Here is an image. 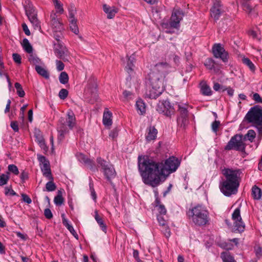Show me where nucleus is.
<instances>
[{
    "mask_svg": "<svg viewBox=\"0 0 262 262\" xmlns=\"http://www.w3.org/2000/svg\"><path fill=\"white\" fill-rule=\"evenodd\" d=\"M221 257L223 262H235L234 257L228 252H222Z\"/></svg>",
    "mask_w": 262,
    "mask_h": 262,
    "instance_id": "obj_30",
    "label": "nucleus"
},
{
    "mask_svg": "<svg viewBox=\"0 0 262 262\" xmlns=\"http://www.w3.org/2000/svg\"><path fill=\"white\" fill-rule=\"evenodd\" d=\"M78 159L81 162L83 163L90 169H92L95 167V164L94 161L88 158L84 155L80 154L78 156Z\"/></svg>",
    "mask_w": 262,
    "mask_h": 262,
    "instance_id": "obj_21",
    "label": "nucleus"
},
{
    "mask_svg": "<svg viewBox=\"0 0 262 262\" xmlns=\"http://www.w3.org/2000/svg\"><path fill=\"white\" fill-rule=\"evenodd\" d=\"M57 42L54 43V52L56 56L60 58L63 59L66 52V48L61 43L60 39L56 38Z\"/></svg>",
    "mask_w": 262,
    "mask_h": 262,
    "instance_id": "obj_17",
    "label": "nucleus"
},
{
    "mask_svg": "<svg viewBox=\"0 0 262 262\" xmlns=\"http://www.w3.org/2000/svg\"><path fill=\"white\" fill-rule=\"evenodd\" d=\"M177 106V122L178 126L183 129H185L189 123L188 104L181 102H176Z\"/></svg>",
    "mask_w": 262,
    "mask_h": 262,
    "instance_id": "obj_5",
    "label": "nucleus"
},
{
    "mask_svg": "<svg viewBox=\"0 0 262 262\" xmlns=\"http://www.w3.org/2000/svg\"><path fill=\"white\" fill-rule=\"evenodd\" d=\"M157 111L167 117L171 118L174 115L175 109L167 100L159 102L156 107Z\"/></svg>",
    "mask_w": 262,
    "mask_h": 262,
    "instance_id": "obj_9",
    "label": "nucleus"
},
{
    "mask_svg": "<svg viewBox=\"0 0 262 262\" xmlns=\"http://www.w3.org/2000/svg\"><path fill=\"white\" fill-rule=\"evenodd\" d=\"M68 126L65 124L64 118H61L58 121L57 127L58 132V140L59 142L62 141L65 137V136L68 134Z\"/></svg>",
    "mask_w": 262,
    "mask_h": 262,
    "instance_id": "obj_14",
    "label": "nucleus"
},
{
    "mask_svg": "<svg viewBox=\"0 0 262 262\" xmlns=\"http://www.w3.org/2000/svg\"><path fill=\"white\" fill-rule=\"evenodd\" d=\"M245 148L246 144L244 142L243 136L239 134L232 137L224 147L226 150H235L242 152L245 150Z\"/></svg>",
    "mask_w": 262,
    "mask_h": 262,
    "instance_id": "obj_7",
    "label": "nucleus"
},
{
    "mask_svg": "<svg viewBox=\"0 0 262 262\" xmlns=\"http://www.w3.org/2000/svg\"><path fill=\"white\" fill-rule=\"evenodd\" d=\"M200 91L203 95L211 96L212 91L210 86L207 84L206 81H202L200 83Z\"/></svg>",
    "mask_w": 262,
    "mask_h": 262,
    "instance_id": "obj_22",
    "label": "nucleus"
},
{
    "mask_svg": "<svg viewBox=\"0 0 262 262\" xmlns=\"http://www.w3.org/2000/svg\"><path fill=\"white\" fill-rule=\"evenodd\" d=\"M222 173L224 179H222L219 185L221 191L227 196L236 194L241 181V170L239 169L224 168Z\"/></svg>",
    "mask_w": 262,
    "mask_h": 262,
    "instance_id": "obj_2",
    "label": "nucleus"
},
{
    "mask_svg": "<svg viewBox=\"0 0 262 262\" xmlns=\"http://www.w3.org/2000/svg\"><path fill=\"white\" fill-rule=\"evenodd\" d=\"M51 25L53 28L56 29H60L61 27V23L58 20V19L51 20Z\"/></svg>",
    "mask_w": 262,
    "mask_h": 262,
    "instance_id": "obj_47",
    "label": "nucleus"
},
{
    "mask_svg": "<svg viewBox=\"0 0 262 262\" xmlns=\"http://www.w3.org/2000/svg\"><path fill=\"white\" fill-rule=\"evenodd\" d=\"M252 99L256 103H262V98L259 94L257 93L253 94Z\"/></svg>",
    "mask_w": 262,
    "mask_h": 262,
    "instance_id": "obj_54",
    "label": "nucleus"
},
{
    "mask_svg": "<svg viewBox=\"0 0 262 262\" xmlns=\"http://www.w3.org/2000/svg\"><path fill=\"white\" fill-rule=\"evenodd\" d=\"M59 80L62 84H66L69 81V76L66 72H62L59 77Z\"/></svg>",
    "mask_w": 262,
    "mask_h": 262,
    "instance_id": "obj_40",
    "label": "nucleus"
},
{
    "mask_svg": "<svg viewBox=\"0 0 262 262\" xmlns=\"http://www.w3.org/2000/svg\"><path fill=\"white\" fill-rule=\"evenodd\" d=\"M37 159L40 163L42 164V165H45L46 163H49V161L43 156L37 155Z\"/></svg>",
    "mask_w": 262,
    "mask_h": 262,
    "instance_id": "obj_55",
    "label": "nucleus"
},
{
    "mask_svg": "<svg viewBox=\"0 0 262 262\" xmlns=\"http://www.w3.org/2000/svg\"><path fill=\"white\" fill-rule=\"evenodd\" d=\"M220 124V122L217 120H215L212 123L211 128L213 132L217 133Z\"/></svg>",
    "mask_w": 262,
    "mask_h": 262,
    "instance_id": "obj_50",
    "label": "nucleus"
},
{
    "mask_svg": "<svg viewBox=\"0 0 262 262\" xmlns=\"http://www.w3.org/2000/svg\"><path fill=\"white\" fill-rule=\"evenodd\" d=\"M118 132L119 130L117 128H114L110 132L109 137L111 138L113 140L116 139L118 136Z\"/></svg>",
    "mask_w": 262,
    "mask_h": 262,
    "instance_id": "obj_49",
    "label": "nucleus"
},
{
    "mask_svg": "<svg viewBox=\"0 0 262 262\" xmlns=\"http://www.w3.org/2000/svg\"><path fill=\"white\" fill-rule=\"evenodd\" d=\"M85 91L91 94L95 95L97 92V85L95 82L89 81Z\"/></svg>",
    "mask_w": 262,
    "mask_h": 262,
    "instance_id": "obj_29",
    "label": "nucleus"
},
{
    "mask_svg": "<svg viewBox=\"0 0 262 262\" xmlns=\"http://www.w3.org/2000/svg\"><path fill=\"white\" fill-rule=\"evenodd\" d=\"M10 125L14 132H16L18 131L19 128L16 121H12Z\"/></svg>",
    "mask_w": 262,
    "mask_h": 262,
    "instance_id": "obj_64",
    "label": "nucleus"
},
{
    "mask_svg": "<svg viewBox=\"0 0 262 262\" xmlns=\"http://www.w3.org/2000/svg\"><path fill=\"white\" fill-rule=\"evenodd\" d=\"M15 88L16 90V93L20 97H24L25 95V93L23 89L21 84L19 83L16 82L14 84Z\"/></svg>",
    "mask_w": 262,
    "mask_h": 262,
    "instance_id": "obj_41",
    "label": "nucleus"
},
{
    "mask_svg": "<svg viewBox=\"0 0 262 262\" xmlns=\"http://www.w3.org/2000/svg\"><path fill=\"white\" fill-rule=\"evenodd\" d=\"M232 218L234 221V226L236 229H244L246 227L245 223L242 221L240 214V209L236 208L232 215Z\"/></svg>",
    "mask_w": 262,
    "mask_h": 262,
    "instance_id": "obj_15",
    "label": "nucleus"
},
{
    "mask_svg": "<svg viewBox=\"0 0 262 262\" xmlns=\"http://www.w3.org/2000/svg\"><path fill=\"white\" fill-rule=\"evenodd\" d=\"M170 68V66L167 62H159L155 65V69L151 72H156L159 76V80L163 81V79L169 73Z\"/></svg>",
    "mask_w": 262,
    "mask_h": 262,
    "instance_id": "obj_11",
    "label": "nucleus"
},
{
    "mask_svg": "<svg viewBox=\"0 0 262 262\" xmlns=\"http://www.w3.org/2000/svg\"><path fill=\"white\" fill-rule=\"evenodd\" d=\"M12 57L14 61L18 64H20L21 62V58L20 55L17 53H13Z\"/></svg>",
    "mask_w": 262,
    "mask_h": 262,
    "instance_id": "obj_53",
    "label": "nucleus"
},
{
    "mask_svg": "<svg viewBox=\"0 0 262 262\" xmlns=\"http://www.w3.org/2000/svg\"><path fill=\"white\" fill-rule=\"evenodd\" d=\"M154 205L155 207L157 208V210L158 211L159 213H160L159 215H165L167 210L163 204H161V201H160L159 204H154Z\"/></svg>",
    "mask_w": 262,
    "mask_h": 262,
    "instance_id": "obj_38",
    "label": "nucleus"
},
{
    "mask_svg": "<svg viewBox=\"0 0 262 262\" xmlns=\"http://www.w3.org/2000/svg\"><path fill=\"white\" fill-rule=\"evenodd\" d=\"M184 13L180 9H174L170 19V25L172 28L179 29L180 23L183 19Z\"/></svg>",
    "mask_w": 262,
    "mask_h": 262,
    "instance_id": "obj_13",
    "label": "nucleus"
},
{
    "mask_svg": "<svg viewBox=\"0 0 262 262\" xmlns=\"http://www.w3.org/2000/svg\"><path fill=\"white\" fill-rule=\"evenodd\" d=\"M29 60L31 63L35 65V67L36 65H38L41 63V60L39 58L35 57L33 55H30V57L29 58Z\"/></svg>",
    "mask_w": 262,
    "mask_h": 262,
    "instance_id": "obj_46",
    "label": "nucleus"
},
{
    "mask_svg": "<svg viewBox=\"0 0 262 262\" xmlns=\"http://www.w3.org/2000/svg\"><path fill=\"white\" fill-rule=\"evenodd\" d=\"M254 251L257 257H260L262 255V249L259 246L254 247Z\"/></svg>",
    "mask_w": 262,
    "mask_h": 262,
    "instance_id": "obj_60",
    "label": "nucleus"
},
{
    "mask_svg": "<svg viewBox=\"0 0 262 262\" xmlns=\"http://www.w3.org/2000/svg\"><path fill=\"white\" fill-rule=\"evenodd\" d=\"M261 189L254 185L252 188V195L254 199L255 200H259L261 198Z\"/></svg>",
    "mask_w": 262,
    "mask_h": 262,
    "instance_id": "obj_31",
    "label": "nucleus"
},
{
    "mask_svg": "<svg viewBox=\"0 0 262 262\" xmlns=\"http://www.w3.org/2000/svg\"><path fill=\"white\" fill-rule=\"evenodd\" d=\"M66 122L67 125L69 128L72 129L76 125V119L75 115L73 112L71 110H69L66 115V118L65 122Z\"/></svg>",
    "mask_w": 262,
    "mask_h": 262,
    "instance_id": "obj_18",
    "label": "nucleus"
},
{
    "mask_svg": "<svg viewBox=\"0 0 262 262\" xmlns=\"http://www.w3.org/2000/svg\"><path fill=\"white\" fill-rule=\"evenodd\" d=\"M44 215L48 219H50L52 217L53 215L51 210L49 208H47L44 211Z\"/></svg>",
    "mask_w": 262,
    "mask_h": 262,
    "instance_id": "obj_61",
    "label": "nucleus"
},
{
    "mask_svg": "<svg viewBox=\"0 0 262 262\" xmlns=\"http://www.w3.org/2000/svg\"><path fill=\"white\" fill-rule=\"evenodd\" d=\"M70 28L72 32L75 34L79 33V29L77 25V19L74 17V14L72 13H70Z\"/></svg>",
    "mask_w": 262,
    "mask_h": 262,
    "instance_id": "obj_23",
    "label": "nucleus"
},
{
    "mask_svg": "<svg viewBox=\"0 0 262 262\" xmlns=\"http://www.w3.org/2000/svg\"><path fill=\"white\" fill-rule=\"evenodd\" d=\"M215 64V62L212 58L207 59L204 62V66L209 70H212L214 69Z\"/></svg>",
    "mask_w": 262,
    "mask_h": 262,
    "instance_id": "obj_39",
    "label": "nucleus"
},
{
    "mask_svg": "<svg viewBox=\"0 0 262 262\" xmlns=\"http://www.w3.org/2000/svg\"><path fill=\"white\" fill-rule=\"evenodd\" d=\"M43 176L46 178L53 176L51 173L50 163H46L40 167Z\"/></svg>",
    "mask_w": 262,
    "mask_h": 262,
    "instance_id": "obj_28",
    "label": "nucleus"
},
{
    "mask_svg": "<svg viewBox=\"0 0 262 262\" xmlns=\"http://www.w3.org/2000/svg\"><path fill=\"white\" fill-rule=\"evenodd\" d=\"M8 170L14 174L15 175H18L19 174V170L17 167L14 164H10L8 167Z\"/></svg>",
    "mask_w": 262,
    "mask_h": 262,
    "instance_id": "obj_45",
    "label": "nucleus"
},
{
    "mask_svg": "<svg viewBox=\"0 0 262 262\" xmlns=\"http://www.w3.org/2000/svg\"><path fill=\"white\" fill-rule=\"evenodd\" d=\"M135 62V58L132 57L130 56L128 58V60L127 62V65L125 67L126 71L128 73H130L133 71V67H134V63Z\"/></svg>",
    "mask_w": 262,
    "mask_h": 262,
    "instance_id": "obj_33",
    "label": "nucleus"
},
{
    "mask_svg": "<svg viewBox=\"0 0 262 262\" xmlns=\"http://www.w3.org/2000/svg\"><path fill=\"white\" fill-rule=\"evenodd\" d=\"M103 123L105 126H110L112 124V113L107 108L103 113Z\"/></svg>",
    "mask_w": 262,
    "mask_h": 262,
    "instance_id": "obj_20",
    "label": "nucleus"
},
{
    "mask_svg": "<svg viewBox=\"0 0 262 262\" xmlns=\"http://www.w3.org/2000/svg\"><path fill=\"white\" fill-rule=\"evenodd\" d=\"M136 105L137 110L140 111L141 114H143L145 113V105L141 99H139L136 101Z\"/></svg>",
    "mask_w": 262,
    "mask_h": 262,
    "instance_id": "obj_34",
    "label": "nucleus"
},
{
    "mask_svg": "<svg viewBox=\"0 0 262 262\" xmlns=\"http://www.w3.org/2000/svg\"><path fill=\"white\" fill-rule=\"evenodd\" d=\"M95 219L102 228H105L102 218L98 214V211H95Z\"/></svg>",
    "mask_w": 262,
    "mask_h": 262,
    "instance_id": "obj_44",
    "label": "nucleus"
},
{
    "mask_svg": "<svg viewBox=\"0 0 262 262\" xmlns=\"http://www.w3.org/2000/svg\"><path fill=\"white\" fill-rule=\"evenodd\" d=\"M22 46L24 50L28 53H32L33 52V48L29 40L27 38H24L23 40Z\"/></svg>",
    "mask_w": 262,
    "mask_h": 262,
    "instance_id": "obj_32",
    "label": "nucleus"
},
{
    "mask_svg": "<svg viewBox=\"0 0 262 262\" xmlns=\"http://www.w3.org/2000/svg\"><path fill=\"white\" fill-rule=\"evenodd\" d=\"M245 119L253 126L262 125V107L258 105L252 107L247 113Z\"/></svg>",
    "mask_w": 262,
    "mask_h": 262,
    "instance_id": "obj_6",
    "label": "nucleus"
},
{
    "mask_svg": "<svg viewBox=\"0 0 262 262\" xmlns=\"http://www.w3.org/2000/svg\"><path fill=\"white\" fill-rule=\"evenodd\" d=\"M138 161V169L143 183L152 187L164 182L180 164L179 159L173 156L165 161L157 162L147 156H139Z\"/></svg>",
    "mask_w": 262,
    "mask_h": 262,
    "instance_id": "obj_1",
    "label": "nucleus"
},
{
    "mask_svg": "<svg viewBox=\"0 0 262 262\" xmlns=\"http://www.w3.org/2000/svg\"><path fill=\"white\" fill-rule=\"evenodd\" d=\"M249 35L251 36L253 39H257L258 40H260V37L259 34L254 30H250L249 32Z\"/></svg>",
    "mask_w": 262,
    "mask_h": 262,
    "instance_id": "obj_52",
    "label": "nucleus"
},
{
    "mask_svg": "<svg viewBox=\"0 0 262 262\" xmlns=\"http://www.w3.org/2000/svg\"><path fill=\"white\" fill-rule=\"evenodd\" d=\"M103 9L104 12L107 14V17L108 19L113 18L116 13L118 12V9L115 7H110L106 4L103 5Z\"/></svg>",
    "mask_w": 262,
    "mask_h": 262,
    "instance_id": "obj_19",
    "label": "nucleus"
},
{
    "mask_svg": "<svg viewBox=\"0 0 262 262\" xmlns=\"http://www.w3.org/2000/svg\"><path fill=\"white\" fill-rule=\"evenodd\" d=\"M64 201V199L62 196V193L60 191H58L57 194L55 196L54 202L57 206H61Z\"/></svg>",
    "mask_w": 262,
    "mask_h": 262,
    "instance_id": "obj_36",
    "label": "nucleus"
},
{
    "mask_svg": "<svg viewBox=\"0 0 262 262\" xmlns=\"http://www.w3.org/2000/svg\"><path fill=\"white\" fill-rule=\"evenodd\" d=\"M243 63L247 65L252 71H254L255 70V67L252 62L248 58H243L242 59Z\"/></svg>",
    "mask_w": 262,
    "mask_h": 262,
    "instance_id": "obj_43",
    "label": "nucleus"
},
{
    "mask_svg": "<svg viewBox=\"0 0 262 262\" xmlns=\"http://www.w3.org/2000/svg\"><path fill=\"white\" fill-rule=\"evenodd\" d=\"M21 196L24 202L27 203L28 204L31 203L32 200L28 195L23 193L21 194Z\"/></svg>",
    "mask_w": 262,
    "mask_h": 262,
    "instance_id": "obj_63",
    "label": "nucleus"
},
{
    "mask_svg": "<svg viewBox=\"0 0 262 262\" xmlns=\"http://www.w3.org/2000/svg\"><path fill=\"white\" fill-rule=\"evenodd\" d=\"M49 182L46 184V190L47 191H53L56 189V185L54 182V178L53 176L47 178Z\"/></svg>",
    "mask_w": 262,
    "mask_h": 262,
    "instance_id": "obj_27",
    "label": "nucleus"
},
{
    "mask_svg": "<svg viewBox=\"0 0 262 262\" xmlns=\"http://www.w3.org/2000/svg\"><path fill=\"white\" fill-rule=\"evenodd\" d=\"M5 194L6 195L14 196L16 195V192L11 188L6 187L5 188Z\"/></svg>",
    "mask_w": 262,
    "mask_h": 262,
    "instance_id": "obj_51",
    "label": "nucleus"
},
{
    "mask_svg": "<svg viewBox=\"0 0 262 262\" xmlns=\"http://www.w3.org/2000/svg\"><path fill=\"white\" fill-rule=\"evenodd\" d=\"M9 180V172H7L6 174L0 175V186H2L6 184Z\"/></svg>",
    "mask_w": 262,
    "mask_h": 262,
    "instance_id": "obj_42",
    "label": "nucleus"
},
{
    "mask_svg": "<svg viewBox=\"0 0 262 262\" xmlns=\"http://www.w3.org/2000/svg\"><path fill=\"white\" fill-rule=\"evenodd\" d=\"M26 13L34 29L41 32L40 23L37 17L36 11L33 8L30 7L28 9H26Z\"/></svg>",
    "mask_w": 262,
    "mask_h": 262,
    "instance_id": "obj_12",
    "label": "nucleus"
},
{
    "mask_svg": "<svg viewBox=\"0 0 262 262\" xmlns=\"http://www.w3.org/2000/svg\"><path fill=\"white\" fill-rule=\"evenodd\" d=\"M256 137V133L253 129H250L247 133L243 137V140L248 139L251 142H252Z\"/></svg>",
    "mask_w": 262,
    "mask_h": 262,
    "instance_id": "obj_35",
    "label": "nucleus"
},
{
    "mask_svg": "<svg viewBox=\"0 0 262 262\" xmlns=\"http://www.w3.org/2000/svg\"><path fill=\"white\" fill-rule=\"evenodd\" d=\"M157 129L154 126H150L148 128V132L146 136V140L148 141L155 140L157 137Z\"/></svg>",
    "mask_w": 262,
    "mask_h": 262,
    "instance_id": "obj_25",
    "label": "nucleus"
},
{
    "mask_svg": "<svg viewBox=\"0 0 262 262\" xmlns=\"http://www.w3.org/2000/svg\"><path fill=\"white\" fill-rule=\"evenodd\" d=\"M231 242L234 243L235 246H237L238 243V239L235 238L229 240L228 242H223L220 245V246L223 249L226 250H231L233 248V245L231 244Z\"/></svg>",
    "mask_w": 262,
    "mask_h": 262,
    "instance_id": "obj_24",
    "label": "nucleus"
},
{
    "mask_svg": "<svg viewBox=\"0 0 262 262\" xmlns=\"http://www.w3.org/2000/svg\"><path fill=\"white\" fill-rule=\"evenodd\" d=\"M97 162L101 167V171L103 173L105 178L112 183V179H114L116 175L113 165L101 157L97 158Z\"/></svg>",
    "mask_w": 262,
    "mask_h": 262,
    "instance_id": "obj_8",
    "label": "nucleus"
},
{
    "mask_svg": "<svg viewBox=\"0 0 262 262\" xmlns=\"http://www.w3.org/2000/svg\"><path fill=\"white\" fill-rule=\"evenodd\" d=\"M56 9V12L60 14H62L64 10L63 8L62 4L58 0H52Z\"/></svg>",
    "mask_w": 262,
    "mask_h": 262,
    "instance_id": "obj_37",
    "label": "nucleus"
},
{
    "mask_svg": "<svg viewBox=\"0 0 262 262\" xmlns=\"http://www.w3.org/2000/svg\"><path fill=\"white\" fill-rule=\"evenodd\" d=\"M20 178L21 181L24 182L26 180H28L29 178L28 173L26 171H23L20 176Z\"/></svg>",
    "mask_w": 262,
    "mask_h": 262,
    "instance_id": "obj_62",
    "label": "nucleus"
},
{
    "mask_svg": "<svg viewBox=\"0 0 262 262\" xmlns=\"http://www.w3.org/2000/svg\"><path fill=\"white\" fill-rule=\"evenodd\" d=\"M68 91L65 89H62L59 92V97L62 100L65 99L68 95Z\"/></svg>",
    "mask_w": 262,
    "mask_h": 262,
    "instance_id": "obj_48",
    "label": "nucleus"
},
{
    "mask_svg": "<svg viewBox=\"0 0 262 262\" xmlns=\"http://www.w3.org/2000/svg\"><path fill=\"white\" fill-rule=\"evenodd\" d=\"M212 54L216 58L221 59L224 62L228 60L229 54L221 43H215L212 48Z\"/></svg>",
    "mask_w": 262,
    "mask_h": 262,
    "instance_id": "obj_10",
    "label": "nucleus"
},
{
    "mask_svg": "<svg viewBox=\"0 0 262 262\" xmlns=\"http://www.w3.org/2000/svg\"><path fill=\"white\" fill-rule=\"evenodd\" d=\"M35 69L37 73L39 75L41 76L46 79H48L49 78L50 74L47 69L39 65H36Z\"/></svg>",
    "mask_w": 262,
    "mask_h": 262,
    "instance_id": "obj_26",
    "label": "nucleus"
},
{
    "mask_svg": "<svg viewBox=\"0 0 262 262\" xmlns=\"http://www.w3.org/2000/svg\"><path fill=\"white\" fill-rule=\"evenodd\" d=\"M187 215L195 225L202 227L210 224L209 211L206 207L202 205L198 204L190 208L187 212Z\"/></svg>",
    "mask_w": 262,
    "mask_h": 262,
    "instance_id": "obj_3",
    "label": "nucleus"
},
{
    "mask_svg": "<svg viewBox=\"0 0 262 262\" xmlns=\"http://www.w3.org/2000/svg\"><path fill=\"white\" fill-rule=\"evenodd\" d=\"M149 80L150 88L147 95L151 99H156L165 90L163 81L159 80V76L156 72H150L149 74Z\"/></svg>",
    "mask_w": 262,
    "mask_h": 262,
    "instance_id": "obj_4",
    "label": "nucleus"
},
{
    "mask_svg": "<svg viewBox=\"0 0 262 262\" xmlns=\"http://www.w3.org/2000/svg\"><path fill=\"white\" fill-rule=\"evenodd\" d=\"M56 68L58 71H61L64 69V63L60 60H56Z\"/></svg>",
    "mask_w": 262,
    "mask_h": 262,
    "instance_id": "obj_57",
    "label": "nucleus"
},
{
    "mask_svg": "<svg viewBox=\"0 0 262 262\" xmlns=\"http://www.w3.org/2000/svg\"><path fill=\"white\" fill-rule=\"evenodd\" d=\"M221 2L220 0H213V6L210 9L211 16L214 19H219L222 10Z\"/></svg>",
    "mask_w": 262,
    "mask_h": 262,
    "instance_id": "obj_16",
    "label": "nucleus"
},
{
    "mask_svg": "<svg viewBox=\"0 0 262 262\" xmlns=\"http://www.w3.org/2000/svg\"><path fill=\"white\" fill-rule=\"evenodd\" d=\"M62 223L68 229H73V227L70 224L68 220L66 219L63 214L62 215Z\"/></svg>",
    "mask_w": 262,
    "mask_h": 262,
    "instance_id": "obj_56",
    "label": "nucleus"
},
{
    "mask_svg": "<svg viewBox=\"0 0 262 262\" xmlns=\"http://www.w3.org/2000/svg\"><path fill=\"white\" fill-rule=\"evenodd\" d=\"M123 95L127 100L133 99L134 97L133 93L127 91H124Z\"/></svg>",
    "mask_w": 262,
    "mask_h": 262,
    "instance_id": "obj_58",
    "label": "nucleus"
},
{
    "mask_svg": "<svg viewBox=\"0 0 262 262\" xmlns=\"http://www.w3.org/2000/svg\"><path fill=\"white\" fill-rule=\"evenodd\" d=\"M162 215H157V220L158 221L159 224L162 226H165L166 224V221L164 220L163 217L162 216Z\"/></svg>",
    "mask_w": 262,
    "mask_h": 262,
    "instance_id": "obj_59",
    "label": "nucleus"
}]
</instances>
